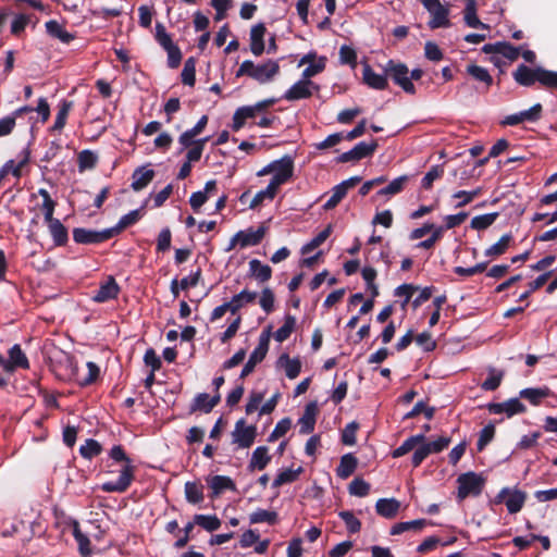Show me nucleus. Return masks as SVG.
<instances>
[{
	"label": "nucleus",
	"instance_id": "f257e3e1",
	"mask_svg": "<svg viewBox=\"0 0 557 557\" xmlns=\"http://www.w3.org/2000/svg\"><path fill=\"white\" fill-rule=\"evenodd\" d=\"M109 457L113 461L124 465L117 480L103 483L101 490L107 493H124L135 479L136 467L132 463V459L122 445H114L109 451Z\"/></svg>",
	"mask_w": 557,
	"mask_h": 557
},
{
	"label": "nucleus",
	"instance_id": "f03ea898",
	"mask_svg": "<svg viewBox=\"0 0 557 557\" xmlns=\"http://www.w3.org/2000/svg\"><path fill=\"white\" fill-rule=\"evenodd\" d=\"M512 78L522 87H532L535 83H539L546 89H557V72L542 66L530 67L525 64H519L512 72Z\"/></svg>",
	"mask_w": 557,
	"mask_h": 557
},
{
	"label": "nucleus",
	"instance_id": "7ed1b4c3",
	"mask_svg": "<svg viewBox=\"0 0 557 557\" xmlns=\"http://www.w3.org/2000/svg\"><path fill=\"white\" fill-rule=\"evenodd\" d=\"M280 73L278 61L268 60L261 64H255L250 60H245L236 72V77L248 76L259 84H267Z\"/></svg>",
	"mask_w": 557,
	"mask_h": 557
},
{
	"label": "nucleus",
	"instance_id": "20e7f679",
	"mask_svg": "<svg viewBox=\"0 0 557 557\" xmlns=\"http://www.w3.org/2000/svg\"><path fill=\"white\" fill-rule=\"evenodd\" d=\"M384 72L386 73V77H389L406 94H416V87L413 83L410 82V78H408L409 69L405 63L388 60L384 66Z\"/></svg>",
	"mask_w": 557,
	"mask_h": 557
},
{
	"label": "nucleus",
	"instance_id": "39448f33",
	"mask_svg": "<svg viewBox=\"0 0 557 557\" xmlns=\"http://www.w3.org/2000/svg\"><path fill=\"white\" fill-rule=\"evenodd\" d=\"M457 497L459 499H465L470 495L479 496L483 491L485 479L473 471H469L460 474L457 479Z\"/></svg>",
	"mask_w": 557,
	"mask_h": 557
},
{
	"label": "nucleus",
	"instance_id": "423d86ee",
	"mask_svg": "<svg viewBox=\"0 0 557 557\" xmlns=\"http://www.w3.org/2000/svg\"><path fill=\"white\" fill-rule=\"evenodd\" d=\"M420 2L431 15L428 23L431 29L450 26L448 7L443 5L440 0H420Z\"/></svg>",
	"mask_w": 557,
	"mask_h": 557
},
{
	"label": "nucleus",
	"instance_id": "0eeeda50",
	"mask_svg": "<svg viewBox=\"0 0 557 557\" xmlns=\"http://www.w3.org/2000/svg\"><path fill=\"white\" fill-rule=\"evenodd\" d=\"M270 345V330H264L260 337L257 347L250 354L248 361L242 369L240 379H245L253 372L256 366L260 363L267 356Z\"/></svg>",
	"mask_w": 557,
	"mask_h": 557
},
{
	"label": "nucleus",
	"instance_id": "6e6552de",
	"mask_svg": "<svg viewBox=\"0 0 557 557\" xmlns=\"http://www.w3.org/2000/svg\"><path fill=\"white\" fill-rule=\"evenodd\" d=\"M113 237V232L109 228L102 231L75 227L73 230V239L81 245H96L104 243Z\"/></svg>",
	"mask_w": 557,
	"mask_h": 557
},
{
	"label": "nucleus",
	"instance_id": "1a4fd4ad",
	"mask_svg": "<svg viewBox=\"0 0 557 557\" xmlns=\"http://www.w3.org/2000/svg\"><path fill=\"white\" fill-rule=\"evenodd\" d=\"M231 435L233 443L236 444L238 448H249L257 437V426L247 425L245 419L242 418L236 421Z\"/></svg>",
	"mask_w": 557,
	"mask_h": 557
},
{
	"label": "nucleus",
	"instance_id": "9d476101",
	"mask_svg": "<svg viewBox=\"0 0 557 557\" xmlns=\"http://www.w3.org/2000/svg\"><path fill=\"white\" fill-rule=\"evenodd\" d=\"M377 147H379V145H377L376 139H372L371 143H369V144L364 143V141H360L349 151H346V152L339 154L336 158V162H338V163L355 162V161H359L361 159L371 157L375 152Z\"/></svg>",
	"mask_w": 557,
	"mask_h": 557
},
{
	"label": "nucleus",
	"instance_id": "9b49d317",
	"mask_svg": "<svg viewBox=\"0 0 557 557\" xmlns=\"http://www.w3.org/2000/svg\"><path fill=\"white\" fill-rule=\"evenodd\" d=\"M319 90L320 87L311 79H299L289 89L285 91L283 98L287 101H297L308 99L312 96V90Z\"/></svg>",
	"mask_w": 557,
	"mask_h": 557
},
{
	"label": "nucleus",
	"instance_id": "f8f14e48",
	"mask_svg": "<svg viewBox=\"0 0 557 557\" xmlns=\"http://www.w3.org/2000/svg\"><path fill=\"white\" fill-rule=\"evenodd\" d=\"M543 107L541 103H535L530 109L521 111L519 113L510 114L505 116L500 122L504 126H516L523 122H537L542 117Z\"/></svg>",
	"mask_w": 557,
	"mask_h": 557
},
{
	"label": "nucleus",
	"instance_id": "ddd939ff",
	"mask_svg": "<svg viewBox=\"0 0 557 557\" xmlns=\"http://www.w3.org/2000/svg\"><path fill=\"white\" fill-rule=\"evenodd\" d=\"M486 408L493 414L505 413L508 418L527 411V407L519 398H510L504 403H490Z\"/></svg>",
	"mask_w": 557,
	"mask_h": 557
},
{
	"label": "nucleus",
	"instance_id": "4468645a",
	"mask_svg": "<svg viewBox=\"0 0 557 557\" xmlns=\"http://www.w3.org/2000/svg\"><path fill=\"white\" fill-rule=\"evenodd\" d=\"M524 46L525 45L515 47L508 41H497L494 44L484 45L482 51L484 53H497L509 61H516L519 58L520 52Z\"/></svg>",
	"mask_w": 557,
	"mask_h": 557
},
{
	"label": "nucleus",
	"instance_id": "2eb2a0df",
	"mask_svg": "<svg viewBox=\"0 0 557 557\" xmlns=\"http://www.w3.org/2000/svg\"><path fill=\"white\" fill-rule=\"evenodd\" d=\"M16 369H29V361L18 344L9 349V359L3 362V370L13 373Z\"/></svg>",
	"mask_w": 557,
	"mask_h": 557
},
{
	"label": "nucleus",
	"instance_id": "dca6fc26",
	"mask_svg": "<svg viewBox=\"0 0 557 557\" xmlns=\"http://www.w3.org/2000/svg\"><path fill=\"white\" fill-rule=\"evenodd\" d=\"M220 401V393H215L213 396H210L207 393H199L190 404L189 413H195L197 411L209 413Z\"/></svg>",
	"mask_w": 557,
	"mask_h": 557
},
{
	"label": "nucleus",
	"instance_id": "f3484780",
	"mask_svg": "<svg viewBox=\"0 0 557 557\" xmlns=\"http://www.w3.org/2000/svg\"><path fill=\"white\" fill-rule=\"evenodd\" d=\"M208 486L211 490L209 497L211 499L218 498L221 494H223L226 490L236 491V485L234 481L226 475H212L206 479Z\"/></svg>",
	"mask_w": 557,
	"mask_h": 557
},
{
	"label": "nucleus",
	"instance_id": "a211bd4d",
	"mask_svg": "<svg viewBox=\"0 0 557 557\" xmlns=\"http://www.w3.org/2000/svg\"><path fill=\"white\" fill-rule=\"evenodd\" d=\"M274 165L273 176L272 178L277 181L278 183L285 184L287 183L293 174H294V161L292 157L284 156L278 160L272 161Z\"/></svg>",
	"mask_w": 557,
	"mask_h": 557
},
{
	"label": "nucleus",
	"instance_id": "6ab92c4d",
	"mask_svg": "<svg viewBox=\"0 0 557 557\" xmlns=\"http://www.w3.org/2000/svg\"><path fill=\"white\" fill-rule=\"evenodd\" d=\"M216 181L210 180L206 183L205 189L195 191L189 197V205L195 213H198L201 207L208 201L210 196L216 191Z\"/></svg>",
	"mask_w": 557,
	"mask_h": 557
},
{
	"label": "nucleus",
	"instance_id": "aec40b11",
	"mask_svg": "<svg viewBox=\"0 0 557 557\" xmlns=\"http://www.w3.org/2000/svg\"><path fill=\"white\" fill-rule=\"evenodd\" d=\"M120 293V286L113 276H109L108 280L100 285L99 289L94 295L92 299L96 302L102 304L112 299L117 298Z\"/></svg>",
	"mask_w": 557,
	"mask_h": 557
},
{
	"label": "nucleus",
	"instance_id": "412c9836",
	"mask_svg": "<svg viewBox=\"0 0 557 557\" xmlns=\"http://www.w3.org/2000/svg\"><path fill=\"white\" fill-rule=\"evenodd\" d=\"M362 79H363V83L372 89L385 90L388 88V81L386 77V73L385 72L383 74L375 73L368 63H364V65H363Z\"/></svg>",
	"mask_w": 557,
	"mask_h": 557
},
{
	"label": "nucleus",
	"instance_id": "4be33fe9",
	"mask_svg": "<svg viewBox=\"0 0 557 557\" xmlns=\"http://www.w3.org/2000/svg\"><path fill=\"white\" fill-rule=\"evenodd\" d=\"M318 412L319 408L315 401L306 405L305 412L298 420L300 434H310L314 430Z\"/></svg>",
	"mask_w": 557,
	"mask_h": 557
},
{
	"label": "nucleus",
	"instance_id": "5701e85b",
	"mask_svg": "<svg viewBox=\"0 0 557 557\" xmlns=\"http://www.w3.org/2000/svg\"><path fill=\"white\" fill-rule=\"evenodd\" d=\"M23 158L15 164L14 160H8L0 169V184L4 180L9 173H11L14 177L21 178L22 169L29 162L30 151L28 149H24L22 151Z\"/></svg>",
	"mask_w": 557,
	"mask_h": 557
},
{
	"label": "nucleus",
	"instance_id": "b1692460",
	"mask_svg": "<svg viewBox=\"0 0 557 557\" xmlns=\"http://www.w3.org/2000/svg\"><path fill=\"white\" fill-rule=\"evenodd\" d=\"M265 232L267 227L263 225L258 227L257 230L249 227L245 231L237 232V239H239L240 248L259 245L262 242Z\"/></svg>",
	"mask_w": 557,
	"mask_h": 557
},
{
	"label": "nucleus",
	"instance_id": "393cba45",
	"mask_svg": "<svg viewBox=\"0 0 557 557\" xmlns=\"http://www.w3.org/2000/svg\"><path fill=\"white\" fill-rule=\"evenodd\" d=\"M154 176L156 173L152 169H146L145 166L137 168L132 175V189L134 191L143 190L152 182Z\"/></svg>",
	"mask_w": 557,
	"mask_h": 557
},
{
	"label": "nucleus",
	"instance_id": "a878e982",
	"mask_svg": "<svg viewBox=\"0 0 557 557\" xmlns=\"http://www.w3.org/2000/svg\"><path fill=\"white\" fill-rule=\"evenodd\" d=\"M267 32L265 25L259 23L251 27L250 30V51L253 55L259 57L264 52V34Z\"/></svg>",
	"mask_w": 557,
	"mask_h": 557
},
{
	"label": "nucleus",
	"instance_id": "bb28decb",
	"mask_svg": "<svg viewBox=\"0 0 557 557\" xmlns=\"http://www.w3.org/2000/svg\"><path fill=\"white\" fill-rule=\"evenodd\" d=\"M47 34L55 39H59L63 44H70L76 38L75 34L69 33L58 21L50 20L46 22Z\"/></svg>",
	"mask_w": 557,
	"mask_h": 557
},
{
	"label": "nucleus",
	"instance_id": "cd10ccee",
	"mask_svg": "<svg viewBox=\"0 0 557 557\" xmlns=\"http://www.w3.org/2000/svg\"><path fill=\"white\" fill-rule=\"evenodd\" d=\"M208 124V116L202 115L194 127L185 131L178 137V143L182 145V150L188 148L193 144V139L200 135Z\"/></svg>",
	"mask_w": 557,
	"mask_h": 557
},
{
	"label": "nucleus",
	"instance_id": "c85d7f7f",
	"mask_svg": "<svg viewBox=\"0 0 557 557\" xmlns=\"http://www.w3.org/2000/svg\"><path fill=\"white\" fill-rule=\"evenodd\" d=\"M271 456L269 455V448L267 446H258L250 458L248 470H263L271 461Z\"/></svg>",
	"mask_w": 557,
	"mask_h": 557
},
{
	"label": "nucleus",
	"instance_id": "c756f323",
	"mask_svg": "<svg viewBox=\"0 0 557 557\" xmlns=\"http://www.w3.org/2000/svg\"><path fill=\"white\" fill-rule=\"evenodd\" d=\"M400 508V503L395 498H380L375 504L376 513L386 519L396 517Z\"/></svg>",
	"mask_w": 557,
	"mask_h": 557
},
{
	"label": "nucleus",
	"instance_id": "7c9ffc66",
	"mask_svg": "<svg viewBox=\"0 0 557 557\" xmlns=\"http://www.w3.org/2000/svg\"><path fill=\"white\" fill-rule=\"evenodd\" d=\"M552 395V391L547 386L543 387H529L519 392V397L528 400L533 406H539L542 400Z\"/></svg>",
	"mask_w": 557,
	"mask_h": 557
},
{
	"label": "nucleus",
	"instance_id": "2f4dec72",
	"mask_svg": "<svg viewBox=\"0 0 557 557\" xmlns=\"http://www.w3.org/2000/svg\"><path fill=\"white\" fill-rule=\"evenodd\" d=\"M527 500V494L518 488H510L506 497V507L509 513L519 512Z\"/></svg>",
	"mask_w": 557,
	"mask_h": 557
},
{
	"label": "nucleus",
	"instance_id": "473e14b6",
	"mask_svg": "<svg viewBox=\"0 0 557 557\" xmlns=\"http://www.w3.org/2000/svg\"><path fill=\"white\" fill-rule=\"evenodd\" d=\"M143 209L144 207L132 210L127 214L121 216L117 224L114 227L109 228L113 232V236L117 235L123 230L136 224L143 218Z\"/></svg>",
	"mask_w": 557,
	"mask_h": 557
},
{
	"label": "nucleus",
	"instance_id": "72a5a7b5",
	"mask_svg": "<svg viewBox=\"0 0 557 557\" xmlns=\"http://www.w3.org/2000/svg\"><path fill=\"white\" fill-rule=\"evenodd\" d=\"M47 225L54 245L57 247L65 246L69 242V232L62 222L58 220Z\"/></svg>",
	"mask_w": 557,
	"mask_h": 557
},
{
	"label": "nucleus",
	"instance_id": "f704fd0d",
	"mask_svg": "<svg viewBox=\"0 0 557 557\" xmlns=\"http://www.w3.org/2000/svg\"><path fill=\"white\" fill-rule=\"evenodd\" d=\"M277 363L284 368L285 374L288 379H296L301 371V362L298 358L290 359L287 354H282Z\"/></svg>",
	"mask_w": 557,
	"mask_h": 557
},
{
	"label": "nucleus",
	"instance_id": "c9c22d12",
	"mask_svg": "<svg viewBox=\"0 0 557 557\" xmlns=\"http://www.w3.org/2000/svg\"><path fill=\"white\" fill-rule=\"evenodd\" d=\"M465 22L469 27L482 28L488 30L490 26L482 23L476 14V3L474 0H466Z\"/></svg>",
	"mask_w": 557,
	"mask_h": 557
},
{
	"label": "nucleus",
	"instance_id": "e433bc0d",
	"mask_svg": "<svg viewBox=\"0 0 557 557\" xmlns=\"http://www.w3.org/2000/svg\"><path fill=\"white\" fill-rule=\"evenodd\" d=\"M250 275L253 276L260 283L268 282L272 276V269L268 264L261 263L258 259L249 261Z\"/></svg>",
	"mask_w": 557,
	"mask_h": 557
},
{
	"label": "nucleus",
	"instance_id": "4c0bfd02",
	"mask_svg": "<svg viewBox=\"0 0 557 557\" xmlns=\"http://www.w3.org/2000/svg\"><path fill=\"white\" fill-rule=\"evenodd\" d=\"M358 465L357 458L352 454H346L341 458L336 474L341 479L349 478L356 470Z\"/></svg>",
	"mask_w": 557,
	"mask_h": 557
},
{
	"label": "nucleus",
	"instance_id": "58836bf2",
	"mask_svg": "<svg viewBox=\"0 0 557 557\" xmlns=\"http://www.w3.org/2000/svg\"><path fill=\"white\" fill-rule=\"evenodd\" d=\"M426 524L433 525V522H429L425 519H417V520H412V521L398 522L392 527L391 534L398 535V534H401L407 531H420Z\"/></svg>",
	"mask_w": 557,
	"mask_h": 557
},
{
	"label": "nucleus",
	"instance_id": "ea45409f",
	"mask_svg": "<svg viewBox=\"0 0 557 557\" xmlns=\"http://www.w3.org/2000/svg\"><path fill=\"white\" fill-rule=\"evenodd\" d=\"M73 536L78 544L79 554L83 557L89 556L91 553L90 540L86 534L82 532L79 523L76 520L73 521Z\"/></svg>",
	"mask_w": 557,
	"mask_h": 557
},
{
	"label": "nucleus",
	"instance_id": "a19ab883",
	"mask_svg": "<svg viewBox=\"0 0 557 557\" xmlns=\"http://www.w3.org/2000/svg\"><path fill=\"white\" fill-rule=\"evenodd\" d=\"M257 297L256 292H249L248 289H244L240 293L233 296L231 301L227 304L231 306V312L236 313L245 304L253 302Z\"/></svg>",
	"mask_w": 557,
	"mask_h": 557
},
{
	"label": "nucleus",
	"instance_id": "79ce46f5",
	"mask_svg": "<svg viewBox=\"0 0 557 557\" xmlns=\"http://www.w3.org/2000/svg\"><path fill=\"white\" fill-rule=\"evenodd\" d=\"M425 441L424 434H417L408 437L406 441L403 442V444L393 450L392 457L393 458H399L401 456H405L409 451H411L417 445L423 443Z\"/></svg>",
	"mask_w": 557,
	"mask_h": 557
},
{
	"label": "nucleus",
	"instance_id": "37998d69",
	"mask_svg": "<svg viewBox=\"0 0 557 557\" xmlns=\"http://www.w3.org/2000/svg\"><path fill=\"white\" fill-rule=\"evenodd\" d=\"M278 521V515L273 510L257 509L249 516V522L251 524L268 523L270 525L276 524Z\"/></svg>",
	"mask_w": 557,
	"mask_h": 557
},
{
	"label": "nucleus",
	"instance_id": "c03bdc74",
	"mask_svg": "<svg viewBox=\"0 0 557 557\" xmlns=\"http://www.w3.org/2000/svg\"><path fill=\"white\" fill-rule=\"evenodd\" d=\"M73 107V102L69 100H62L59 104V111L57 113L54 123L51 127L52 132H61L66 124L69 113Z\"/></svg>",
	"mask_w": 557,
	"mask_h": 557
},
{
	"label": "nucleus",
	"instance_id": "a18cd8bd",
	"mask_svg": "<svg viewBox=\"0 0 557 557\" xmlns=\"http://www.w3.org/2000/svg\"><path fill=\"white\" fill-rule=\"evenodd\" d=\"M512 239H513V237L510 233L504 234L497 243H495L494 245H492L490 248H487L484 251V255L486 257H492V258H496V257L504 255L507 251V249L509 248Z\"/></svg>",
	"mask_w": 557,
	"mask_h": 557
},
{
	"label": "nucleus",
	"instance_id": "49530a36",
	"mask_svg": "<svg viewBox=\"0 0 557 557\" xmlns=\"http://www.w3.org/2000/svg\"><path fill=\"white\" fill-rule=\"evenodd\" d=\"M332 224H329L323 231H321L317 236H314L310 242H308L301 247V255H308L315 248L320 247L329 238V236L332 233Z\"/></svg>",
	"mask_w": 557,
	"mask_h": 557
},
{
	"label": "nucleus",
	"instance_id": "de8ad7c7",
	"mask_svg": "<svg viewBox=\"0 0 557 557\" xmlns=\"http://www.w3.org/2000/svg\"><path fill=\"white\" fill-rule=\"evenodd\" d=\"M304 472L302 467H298L297 469H285L280 472L272 483V487L276 488L284 484L293 483L298 480L299 475Z\"/></svg>",
	"mask_w": 557,
	"mask_h": 557
},
{
	"label": "nucleus",
	"instance_id": "09e8293b",
	"mask_svg": "<svg viewBox=\"0 0 557 557\" xmlns=\"http://www.w3.org/2000/svg\"><path fill=\"white\" fill-rule=\"evenodd\" d=\"M467 73L475 81L483 83L486 89L493 85V77L485 67L476 64H469L467 66Z\"/></svg>",
	"mask_w": 557,
	"mask_h": 557
},
{
	"label": "nucleus",
	"instance_id": "8fccbe9b",
	"mask_svg": "<svg viewBox=\"0 0 557 557\" xmlns=\"http://www.w3.org/2000/svg\"><path fill=\"white\" fill-rule=\"evenodd\" d=\"M296 325V318L292 314H286L283 325L274 333V339L278 343L286 341L293 333Z\"/></svg>",
	"mask_w": 557,
	"mask_h": 557
},
{
	"label": "nucleus",
	"instance_id": "3c124183",
	"mask_svg": "<svg viewBox=\"0 0 557 557\" xmlns=\"http://www.w3.org/2000/svg\"><path fill=\"white\" fill-rule=\"evenodd\" d=\"M185 497L190 504H199L203 500V487L196 482L185 483Z\"/></svg>",
	"mask_w": 557,
	"mask_h": 557
},
{
	"label": "nucleus",
	"instance_id": "603ef678",
	"mask_svg": "<svg viewBox=\"0 0 557 557\" xmlns=\"http://www.w3.org/2000/svg\"><path fill=\"white\" fill-rule=\"evenodd\" d=\"M196 63L197 60L194 57L188 58L181 74L182 83L187 86H194L196 83Z\"/></svg>",
	"mask_w": 557,
	"mask_h": 557
},
{
	"label": "nucleus",
	"instance_id": "864d4df0",
	"mask_svg": "<svg viewBox=\"0 0 557 557\" xmlns=\"http://www.w3.org/2000/svg\"><path fill=\"white\" fill-rule=\"evenodd\" d=\"M409 181L408 175H401L393 180L387 186L377 191L379 196H394L403 191L406 183Z\"/></svg>",
	"mask_w": 557,
	"mask_h": 557
},
{
	"label": "nucleus",
	"instance_id": "5fc2aeb1",
	"mask_svg": "<svg viewBox=\"0 0 557 557\" xmlns=\"http://www.w3.org/2000/svg\"><path fill=\"white\" fill-rule=\"evenodd\" d=\"M97 162L98 157L91 150L85 149L78 153L77 165L79 172L94 169L97 165Z\"/></svg>",
	"mask_w": 557,
	"mask_h": 557
},
{
	"label": "nucleus",
	"instance_id": "6e6d98bb",
	"mask_svg": "<svg viewBox=\"0 0 557 557\" xmlns=\"http://www.w3.org/2000/svg\"><path fill=\"white\" fill-rule=\"evenodd\" d=\"M504 375H505V372L503 370H497L495 368H491L488 370V376L481 384V387L484 391H495V389H497L500 386V384H502Z\"/></svg>",
	"mask_w": 557,
	"mask_h": 557
},
{
	"label": "nucleus",
	"instance_id": "4d7b16f0",
	"mask_svg": "<svg viewBox=\"0 0 557 557\" xmlns=\"http://www.w3.org/2000/svg\"><path fill=\"white\" fill-rule=\"evenodd\" d=\"M101 451H102L101 444L94 438H87L85 441V444H83L79 447L81 456L88 460L92 459L94 457H97L98 455L101 454Z\"/></svg>",
	"mask_w": 557,
	"mask_h": 557
},
{
	"label": "nucleus",
	"instance_id": "13d9d810",
	"mask_svg": "<svg viewBox=\"0 0 557 557\" xmlns=\"http://www.w3.org/2000/svg\"><path fill=\"white\" fill-rule=\"evenodd\" d=\"M195 522L208 532H213L221 527V520L215 516L195 515Z\"/></svg>",
	"mask_w": 557,
	"mask_h": 557
},
{
	"label": "nucleus",
	"instance_id": "bf43d9fd",
	"mask_svg": "<svg viewBox=\"0 0 557 557\" xmlns=\"http://www.w3.org/2000/svg\"><path fill=\"white\" fill-rule=\"evenodd\" d=\"M208 140L209 137L193 139V144L188 147L189 149L186 153V160L191 163L199 161Z\"/></svg>",
	"mask_w": 557,
	"mask_h": 557
},
{
	"label": "nucleus",
	"instance_id": "052dcab7",
	"mask_svg": "<svg viewBox=\"0 0 557 557\" xmlns=\"http://www.w3.org/2000/svg\"><path fill=\"white\" fill-rule=\"evenodd\" d=\"M498 215L497 212L476 215L471 220L470 226L478 231L486 230L497 220Z\"/></svg>",
	"mask_w": 557,
	"mask_h": 557
},
{
	"label": "nucleus",
	"instance_id": "680f3d73",
	"mask_svg": "<svg viewBox=\"0 0 557 557\" xmlns=\"http://www.w3.org/2000/svg\"><path fill=\"white\" fill-rule=\"evenodd\" d=\"M338 516L345 522L350 534L358 533L361 530V521L351 511L343 510L338 512Z\"/></svg>",
	"mask_w": 557,
	"mask_h": 557
},
{
	"label": "nucleus",
	"instance_id": "e2e57ef3",
	"mask_svg": "<svg viewBox=\"0 0 557 557\" xmlns=\"http://www.w3.org/2000/svg\"><path fill=\"white\" fill-rule=\"evenodd\" d=\"M550 275H552V271H547V272L541 274L540 276H537L534 281L530 282L528 284L529 289L527 292H524L523 294H521L519 296L518 300L523 301V300L528 299L533 292L540 289L542 286H544L546 284L547 280L550 277Z\"/></svg>",
	"mask_w": 557,
	"mask_h": 557
},
{
	"label": "nucleus",
	"instance_id": "0e129e2a",
	"mask_svg": "<svg viewBox=\"0 0 557 557\" xmlns=\"http://www.w3.org/2000/svg\"><path fill=\"white\" fill-rule=\"evenodd\" d=\"M494 436H495V425L490 422L480 432V436L476 442L478 450L482 451L493 441Z\"/></svg>",
	"mask_w": 557,
	"mask_h": 557
},
{
	"label": "nucleus",
	"instance_id": "69168bd1",
	"mask_svg": "<svg viewBox=\"0 0 557 557\" xmlns=\"http://www.w3.org/2000/svg\"><path fill=\"white\" fill-rule=\"evenodd\" d=\"M347 195L344 186L341 184L335 185L332 188V196L330 199L323 205V209L329 211L334 209Z\"/></svg>",
	"mask_w": 557,
	"mask_h": 557
},
{
	"label": "nucleus",
	"instance_id": "338daca9",
	"mask_svg": "<svg viewBox=\"0 0 557 557\" xmlns=\"http://www.w3.org/2000/svg\"><path fill=\"white\" fill-rule=\"evenodd\" d=\"M348 491L350 495L358 496V497H364L370 492V484L366 482L361 478H355L349 486Z\"/></svg>",
	"mask_w": 557,
	"mask_h": 557
},
{
	"label": "nucleus",
	"instance_id": "774afa93",
	"mask_svg": "<svg viewBox=\"0 0 557 557\" xmlns=\"http://www.w3.org/2000/svg\"><path fill=\"white\" fill-rule=\"evenodd\" d=\"M339 62L342 64L349 65L351 69L357 66V52L356 50L347 45H343L339 48Z\"/></svg>",
	"mask_w": 557,
	"mask_h": 557
}]
</instances>
